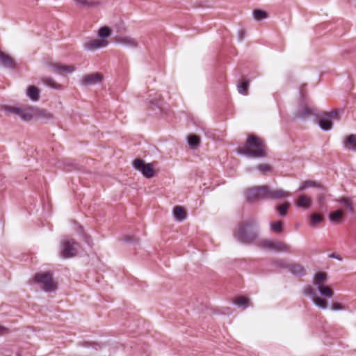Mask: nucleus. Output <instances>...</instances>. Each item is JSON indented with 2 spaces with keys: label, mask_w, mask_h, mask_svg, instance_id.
<instances>
[{
  "label": "nucleus",
  "mask_w": 356,
  "mask_h": 356,
  "mask_svg": "<svg viewBox=\"0 0 356 356\" xmlns=\"http://www.w3.org/2000/svg\"><path fill=\"white\" fill-rule=\"evenodd\" d=\"M291 195V193L281 188L263 185L248 188L246 192V199L249 202L259 200H280L289 197Z\"/></svg>",
  "instance_id": "f257e3e1"
},
{
  "label": "nucleus",
  "mask_w": 356,
  "mask_h": 356,
  "mask_svg": "<svg viewBox=\"0 0 356 356\" xmlns=\"http://www.w3.org/2000/svg\"><path fill=\"white\" fill-rule=\"evenodd\" d=\"M1 111L6 115H13L18 116L22 120L28 122L35 118L40 119L50 120L52 119V115L44 109H40L34 106H30L27 108H19L10 106H3Z\"/></svg>",
  "instance_id": "f03ea898"
},
{
  "label": "nucleus",
  "mask_w": 356,
  "mask_h": 356,
  "mask_svg": "<svg viewBox=\"0 0 356 356\" xmlns=\"http://www.w3.org/2000/svg\"><path fill=\"white\" fill-rule=\"evenodd\" d=\"M257 225V219L250 218L238 225L234 236L241 243H251L258 237Z\"/></svg>",
  "instance_id": "7ed1b4c3"
},
{
  "label": "nucleus",
  "mask_w": 356,
  "mask_h": 356,
  "mask_svg": "<svg viewBox=\"0 0 356 356\" xmlns=\"http://www.w3.org/2000/svg\"><path fill=\"white\" fill-rule=\"evenodd\" d=\"M321 297L318 296L315 289L310 285H307L303 289V294L309 297L313 303L321 309H325L328 307V302L324 298H331L334 296V291L326 284H323L317 288Z\"/></svg>",
  "instance_id": "20e7f679"
},
{
  "label": "nucleus",
  "mask_w": 356,
  "mask_h": 356,
  "mask_svg": "<svg viewBox=\"0 0 356 356\" xmlns=\"http://www.w3.org/2000/svg\"><path fill=\"white\" fill-rule=\"evenodd\" d=\"M239 154L249 158H263L266 156V147L261 140L256 137H250L245 145L238 150Z\"/></svg>",
  "instance_id": "39448f33"
},
{
  "label": "nucleus",
  "mask_w": 356,
  "mask_h": 356,
  "mask_svg": "<svg viewBox=\"0 0 356 356\" xmlns=\"http://www.w3.org/2000/svg\"><path fill=\"white\" fill-rule=\"evenodd\" d=\"M339 110H334L330 112H323L321 115L318 114V124L324 131H328L332 129V122L339 120Z\"/></svg>",
  "instance_id": "423d86ee"
},
{
  "label": "nucleus",
  "mask_w": 356,
  "mask_h": 356,
  "mask_svg": "<svg viewBox=\"0 0 356 356\" xmlns=\"http://www.w3.org/2000/svg\"><path fill=\"white\" fill-rule=\"evenodd\" d=\"M133 167L140 171L146 178H152L154 176V167L152 163H146L143 159H137L132 162Z\"/></svg>",
  "instance_id": "0eeeda50"
},
{
  "label": "nucleus",
  "mask_w": 356,
  "mask_h": 356,
  "mask_svg": "<svg viewBox=\"0 0 356 356\" xmlns=\"http://www.w3.org/2000/svg\"><path fill=\"white\" fill-rule=\"evenodd\" d=\"M262 247L275 252H290L291 247L280 241L264 240L261 241Z\"/></svg>",
  "instance_id": "6e6552de"
},
{
  "label": "nucleus",
  "mask_w": 356,
  "mask_h": 356,
  "mask_svg": "<svg viewBox=\"0 0 356 356\" xmlns=\"http://www.w3.org/2000/svg\"><path fill=\"white\" fill-rule=\"evenodd\" d=\"M76 244L73 238H66L61 241V255L63 258H70L76 255L77 251L74 248Z\"/></svg>",
  "instance_id": "1a4fd4ad"
},
{
  "label": "nucleus",
  "mask_w": 356,
  "mask_h": 356,
  "mask_svg": "<svg viewBox=\"0 0 356 356\" xmlns=\"http://www.w3.org/2000/svg\"><path fill=\"white\" fill-rule=\"evenodd\" d=\"M35 281L42 284L43 289L47 292H52L56 290V286L53 282L51 275L46 273L38 274L35 276Z\"/></svg>",
  "instance_id": "9d476101"
},
{
  "label": "nucleus",
  "mask_w": 356,
  "mask_h": 356,
  "mask_svg": "<svg viewBox=\"0 0 356 356\" xmlns=\"http://www.w3.org/2000/svg\"><path fill=\"white\" fill-rule=\"evenodd\" d=\"M318 114V111L312 107L304 106L300 107L296 113V117L300 120H306L309 119L311 117H317Z\"/></svg>",
  "instance_id": "9b49d317"
},
{
  "label": "nucleus",
  "mask_w": 356,
  "mask_h": 356,
  "mask_svg": "<svg viewBox=\"0 0 356 356\" xmlns=\"http://www.w3.org/2000/svg\"><path fill=\"white\" fill-rule=\"evenodd\" d=\"M114 42L129 48H136L138 46L136 39L127 35H118L115 38Z\"/></svg>",
  "instance_id": "f8f14e48"
},
{
  "label": "nucleus",
  "mask_w": 356,
  "mask_h": 356,
  "mask_svg": "<svg viewBox=\"0 0 356 356\" xmlns=\"http://www.w3.org/2000/svg\"><path fill=\"white\" fill-rule=\"evenodd\" d=\"M0 65L8 70H15L17 64L15 60L9 55L0 50Z\"/></svg>",
  "instance_id": "ddd939ff"
},
{
  "label": "nucleus",
  "mask_w": 356,
  "mask_h": 356,
  "mask_svg": "<svg viewBox=\"0 0 356 356\" xmlns=\"http://www.w3.org/2000/svg\"><path fill=\"white\" fill-rule=\"evenodd\" d=\"M103 76L99 73H93L83 77L81 83L84 86H92L102 82Z\"/></svg>",
  "instance_id": "4468645a"
},
{
  "label": "nucleus",
  "mask_w": 356,
  "mask_h": 356,
  "mask_svg": "<svg viewBox=\"0 0 356 356\" xmlns=\"http://www.w3.org/2000/svg\"><path fill=\"white\" fill-rule=\"evenodd\" d=\"M107 42L106 40H100L98 39L90 40L83 44V48L87 51H95L96 49H102L106 47Z\"/></svg>",
  "instance_id": "2eb2a0df"
},
{
  "label": "nucleus",
  "mask_w": 356,
  "mask_h": 356,
  "mask_svg": "<svg viewBox=\"0 0 356 356\" xmlns=\"http://www.w3.org/2000/svg\"><path fill=\"white\" fill-rule=\"evenodd\" d=\"M49 65L54 72H56L61 74H70L73 72L75 70L73 65H66L60 63H51Z\"/></svg>",
  "instance_id": "dca6fc26"
},
{
  "label": "nucleus",
  "mask_w": 356,
  "mask_h": 356,
  "mask_svg": "<svg viewBox=\"0 0 356 356\" xmlns=\"http://www.w3.org/2000/svg\"><path fill=\"white\" fill-rule=\"evenodd\" d=\"M288 268L291 274L295 277H302L307 275L305 268L300 264H293L289 266Z\"/></svg>",
  "instance_id": "f3484780"
},
{
  "label": "nucleus",
  "mask_w": 356,
  "mask_h": 356,
  "mask_svg": "<svg viewBox=\"0 0 356 356\" xmlns=\"http://www.w3.org/2000/svg\"><path fill=\"white\" fill-rule=\"evenodd\" d=\"M151 90L149 94V98L147 99V104L151 108L153 106L160 107V104L161 103V95L157 94L156 92H152Z\"/></svg>",
  "instance_id": "a211bd4d"
},
{
  "label": "nucleus",
  "mask_w": 356,
  "mask_h": 356,
  "mask_svg": "<svg viewBox=\"0 0 356 356\" xmlns=\"http://www.w3.org/2000/svg\"><path fill=\"white\" fill-rule=\"evenodd\" d=\"M327 280V274L325 272H318L316 273L313 279V284L316 287H319L323 284H325Z\"/></svg>",
  "instance_id": "6ab92c4d"
},
{
  "label": "nucleus",
  "mask_w": 356,
  "mask_h": 356,
  "mask_svg": "<svg viewBox=\"0 0 356 356\" xmlns=\"http://www.w3.org/2000/svg\"><path fill=\"white\" fill-rule=\"evenodd\" d=\"M312 200L306 195H300L298 198L296 206L299 208L308 209L310 208Z\"/></svg>",
  "instance_id": "aec40b11"
},
{
  "label": "nucleus",
  "mask_w": 356,
  "mask_h": 356,
  "mask_svg": "<svg viewBox=\"0 0 356 356\" xmlns=\"http://www.w3.org/2000/svg\"><path fill=\"white\" fill-rule=\"evenodd\" d=\"M343 146L345 148L355 150L356 149V135L350 134L346 137L343 141Z\"/></svg>",
  "instance_id": "412c9836"
},
{
  "label": "nucleus",
  "mask_w": 356,
  "mask_h": 356,
  "mask_svg": "<svg viewBox=\"0 0 356 356\" xmlns=\"http://www.w3.org/2000/svg\"><path fill=\"white\" fill-rule=\"evenodd\" d=\"M76 4L81 8H96L99 5V1L90 0H74Z\"/></svg>",
  "instance_id": "4be33fe9"
},
{
  "label": "nucleus",
  "mask_w": 356,
  "mask_h": 356,
  "mask_svg": "<svg viewBox=\"0 0 356 356\" xmlns=\"http://www.w3.org/2000/svg\"><path fill=\"white\" fill-rule=\"evenodd\" d=\"M27 96L32 101L36 102V101L39 100V98H40L39 89L34 86H29L27 88Z\"/></svg>",
  "instance_id": "5701e85b"
},
{
  "label": "nucleus",
  "mask_w": 356,
  "mask_h": 356,
  "mask_svg": "<svg viewBox=\"0 0 356 356\" xmlns=\"http://www.w3.org/2000/svg\"><path fill=\"white\" fill-rule=\"evenodd\" d=\"M173 214H174L175 219L179 222H181V221L184 220L187 216L186 212L180 206H177L175 207L174 211H173Z\"/></svg>",
  "instance_id": "b1692460"
},
{
  "label": "nucleus",
  "mask_w": 356,
  "mask_h": 356,
  "mask_svg": "<svg viewBox=\"0 0 356 356\" xmlns=\"http://www.w3.org/2000/svg\"><path fill=\"white\" fill-rule=\"evenodd\" d=\"M290 204L289 202H285L276 206L275 209L278 215L281 217H285L289 209Z\"/></svg>",
  "instance_id": "393cba45"
},
{
  "label": "nucleus",
  "mask_w": 356,
  "mask_h": 356,
  "mask_svg": "<svg viewBox=\"0 0 356 356\" xmlns=\"http://www.w3.org/2000/svg\"><path fill=\"white\" fill-rule=\"evenodd\" d=\"M111 35V29L108 26L101 27L97 31V35L100 40H105Z\"/></svg>",
  "instance_id": "a878e982"
},
{
  "label": "nucleus",
  "mask_w": 356,
  "mask_h": 356,
  "mask_svg": "<svg viewBox=\"0 0 356 356\" xmlns=\"http://www.w3.org/2000/svg\"><path fill=\"white\" fill-rule=\"evenodd\" d=\"M188 144L192 149L197 148L200 143V138L198 136L191 134L187 138Z\"/></svg>",
  "instance_id": "bb28decb"
},
{
  "label": "nucleus",
  "mask_w": 356,
  "mask_h": 356,
  "mask_svg": "<svg viewBox=\"0 0 356 356\" xmlns=\"http://www.w3.org/2000/svg\"><path fill=\"white\" fill-rule=\"evenodd\" d=\"M249 82L246 80L241 81L237 84L238 91L240 94L245 95L248 94Z\"/></svg>",
  "instance_id": "cd10ccee"
},
{
  "label": "nucleus",
  "mask_w": 356,
  "mask_h": 356,
  "mask_svg": "<svg viewBox=\"0 0 356 356\" xmlns=\"http://www.w3.org/2000/svg\"><path fill=\"white\" fill-rule=\"evenodd\" d=\"M323 220V216L316 213H314L310 216L309 225L312 227H314L317 224L322 222Z\"/></svg>",
  "instance_id": "c85d7f7f"
},
{
  "label": "nucleus",
  "mask_w": 356,
  "mask_h": 356,
  "mask_svg": "<svg viewBox=\"0 0 356 356\" xmlns=\"http://www.w3.org/2000/svg\"><path fill=\"white\" fill-rule=\"evenodd\" d=\"M343 216V213L341 210H337L331 212L329 215L330 221L333 222H338Z\"/></svg>",
  "instance_id": "c756f323"
},
{
  "label": "nucleus",
  "mask_w": 356,
  "mask_h": 356,
  "mask_svg": "<svg viewBox=\"0 0 356 356\" xmlns=\"http://www.w3.org/2000/svg\"><path fill=\"white\" fill-rule=\"evenodd\" d=\"M234 304L238 307L246 308L248 306L249 300L246 298L240 297L234 300Z\"/></svg>",
  "instance_id": "7c9ffc66"
},
{
  "label": "nucleus",
  "mask_w": 356,
  "mask_h": 356,
  "mask_svg": "<svg viewBox=\"0 0 356 356\" xmlns=\"http://www.w3.org/2000/svg\"><path fill=\"white\" fill-rule=\"evenodd\" d=\"M317 186H318V184L315 181L307 180V181H305L301 183L299 191H304L305 190H306L307 188H308L309 187H317Z\"/></svg>",
  "instance_id": "2f4dec72"
},
{
  "label": "nucleus",
  "mask_w": 356,
  "mask_h": 356,
  "mask_svg": "<svg viewBox=\"0 0 356 356\" xmlns=\"http://www.w3.org/2000/svg\"><path fill=\"white\" fill-rule=\"evenodd\" d=\"M283 222L281 221H275L274 222L270 223V229L272 232L280 234L282 232Z\"/></svg>",
  "instance_id": "473e14b6"
},
{
  "label": "nucleus",
  "mask_w": 356,
  "mask_h": 356,
  "mask_svg": "<svg viewBox=\"0 0 356 356\" xmlns=\"http://www.w3.org/2000/svg\"><path fill=\"white\" fill-rule=\"evenodd\" d=\"M253 16L255 20L261 21L267 17V13L262 10L257 9L253 11Z\"/></svg>",
  "instance_id": "72a5a7b5"
},
{
  "label": "nucleus",
  "mask_w": 356,
  "mask_h": 356,
  "mask_svg": "<svg viewBox=\"0 0 356 356\" xmlns=\"http://www.w3.org/2000/svg\"><path fill=\"white\" fill-rule=\"evenodd\" d=\"M43 83L49 87H51L54 89H59L60 86L54 80L51 78L46 77L43 79Z\"/></svg>",
  "instance_id": "f704fd0d"
},
{
  "label": "nucleus",
  "mask_w": 356,
  "mask_h": 356,
  "mask_svg": "<svg viewBox=\"0 0 356 356\" xmlns=\"http://www.w3.org/2000/svg\"><path fill=\"white\" fill-rule=\"evenodd\" d=\"M339 203H343L346 206V207L350 211H353V209L352 207V204L349 198L348 197H343L341 200H339Z\"/></svg>",
  "instance_id": "c9c22d12"
},
{
  "label": "nucleus",
  "mask_w": 356,
  "mask_h": 356,
  "mask_svg": "<svg viewBox=\"0 0 356 356\" xmlns=\"http://www.w3.org/2000/svg\"><path fill=\"white\" fill-rule=\"evenodd\" d=\"M259 171L266 172L271 170V167L268 164H260L257 167Z\"/></svg>",
  "instance_id": "e433bc0d"
},
{
  "label": "nucleus",
  "mask_w": 356,
  "mask_h": 356,
  "mask_svg": "<svg viewBox=\"0 0 356 356\" xmlns=\"http://www.w3.org/2000/svg\"><path fill=\"white\" fill-rule=\"evenodd\" d=\"M344 309L345 307L340 302H334L332 305V310L333 311H341Z\"/></svg>",
  "instance_id": "4c0bfd02"
},
{
  "label": "nucleus",
  "mask_w": 356,
  "mask_h": 356,
  "mask_svg": "<svg viewBox=\"0 0 356 356\" xmlns=\"http://www.w3.org/2000/svg\"><path fill=\"white\" fill-rule=\"evenodd\" d=\"M276 264L281 268H288L286 262L284 260L280 259L276 261Z\"/></svg>",
  "instance_id": "58836bf2"
},
{
  "label": "nucleus",
  "mask_w": 356,
  "mask_h": 356,
  "mask_svg": "<svg viewBox=\"0 0 356 356\" xmlns=\"http://www.w3.org/2000/svg\"><path fill=\"white\" fill-rule=\"evenodd\" d=\"M124 242L131 243L136 241V238L131 236H127L124 238Z\"/></svg>",
  "instance_id": "ea45409f"
},
{
  "label": "nucleus",
  "mask_w": 356,
  "mask_h": 356,
  "mask_svg": "<svg viewBox=\"0 0 356 356\" xmlns=\"http://www.w3.org/2000/svg\"><path fill=\"white\" fill-rule=\"evenodd\" d=\"M330 258H333V259H338L339 261H341L342 259V258L341 257V256L335 254V253H332L330 255Z\"/></svg>",
  "instance_id": "a19ab883"
},
{
  "label": "nucleus",
  "mask_w": 356,
  "mask_h": 356,
  "mask_svg": "<svg viewBox=\"0 0 356 356\" xmlns=\"http://www.w3.org/2000/svg\"><path fill=\"white\" fill-rule=\"evenodd\" d=\"M244 34H245V32L243 31H240L238 32V40H242L243 39V37H244Z\"/></svg>",
  "instance_id": "79ce46f5"
},
{
  "label": "nucleus",
  "mask_w": 356,
  "mask_h": 356,
  "mask_svg": "<svg viewBox=\"0 0 356 356\" xmlns=\"http://www.w3.org/2000/svg\"><path fill=\"white\" fill-rule=\"evenodd\" d=\"M305 93V91L304 87L302 86L300 89V94L302 98L304 97Z\"/></svg>",
  "instance_id": "37998d69"
},
{
  "label": "nucleus",
  "mask_w": 356,
  "mask_h": 356,
  "mask_svg": "<svg viewBox=\"0 0 356 356\" xmlns=\"http://www.w3.org/2000/svg\"><path fill=\"white\" fill-rule=\"evenodd\" d=\"M6 328L1 325H0V334H3L6 331Z\"/></svg>",
  "instance_id": "c03bdc74"
},
{
  "label": "nucleus",
  "mask_w": 356,
  "mask_h": 356,
  "mask_svg": "<svg viewBox=\"0 0 356 356\" xmlns=\"http://www.w3.org/2000/svg\"><path fill=\"white\" fill-rule=\"evenodd\" d=\"M318 198H319V201H321V202H323L324 200V197L322 196L319 197Z\"/></svg>",
  "instance_id": "a18cd8bd"
}]
</instances>
